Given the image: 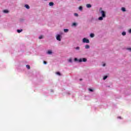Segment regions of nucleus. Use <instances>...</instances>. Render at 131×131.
<instances>
[{
	"label": "nucleus",
	"instance_id": "b1692460",
	"mask_svg": "<svg viewBox=\"0 0 131 131\" xmlns=\"http://www.w3.org/2000/svg\"><path fill=\"white\" fill-rule=\"evenodd\" d=\"M74 15L76 16V17H78V14L77 13H75Z\"/></svg>",
	"mask_w": 131,
	"mask_h": 131
},
{
	"label": "nucleus",
	"instance_id": "dca6fc26",
	"mask_svg": "<svg viewBox=\"0 0 131 131\" xmlns=\"http://www.w3.org/2000/svg\"><path fill=\"white\" fill-rule=\"evenodd\" d=\"M64 32H68V31H69V30L68 29H64Z\"/></svg>",
	"mask_w": 131,
	"mask_h": 131
},
{
	"label": "nucleus",
	"instance_id": "473e14b6",
	"mask_svg": "<svg viewBox=\"0 0 131 131\" xmlns=\"http://www.w3.org/2000/svg\"><path fill=\"white\" fill-rule=\"evenodd\" d=\"M80 81L82 80V79H80Z\"/></svg>",
	"mask_w": 131,
	"mask_h": 131
},
{
	"label": "nucleus",
	"instance_id": "bb28decb",
	"mask_svg": "<svg viewBox=\"0 0 131 131\" xmlns=\"http://www.w3.org/2000/svg\"><path fill=\"white\" fill-rule=\"evenodd\" d=\"M69 62H72V59L70 58L69 60Z\"/></svg>",
	"mask_w": 131,
	"mask_h": 131
},
{
	"label": "nucleus",
	"instance_id": "c756f323",
	"mask_svg": "<svg viewBox=\"0 0 131 131\" xmlns=\"http://www.w3.org/2000/svg\"><path fill=\"white\" fill-rule=\"evenodd\" d=\"M43 63H45V64H47V61H43Z\"/></svg>",
	"mask_w": 131,
	"mask_h": 131
},
{
	"label": "nucleus",
	"instance_id": "0eeeda50",
	"mask_svg": "<svg viewBox=\"0 0 131 131\" xmlns=\"http://www.w3.org/2000/svg\"><path fill=\"white\" fill-rule=\"evenodd\" d=\"M49 6H50V7H52V6H54V3L50 2L49 3Z\"/></svg>",
	"mask_w": 131,
	"mask_h": 131
},
{
	"label": "nucleus",
	"instance_id": "20e7f679",
	"mask_svg": "<svg viewBox=\"0 0 131 131\" xmlns=\"http://www.w3.org/2000/svg\"><path fill=\"white\" fill-rule=\"evenodd\" d=\"M56 39L59 41H61V36L60 35H58L56 37Z\"/></svg>",
	"mask_w": 131,
	"mask_h": 131
},
{
	"label": "nucleus",
	"instance_id": "9d476101",
	"mask_svg": "<svg viewBox=\"0 0 131 131\" xmlns=\"http://www.w3.org/2000/svg\"><path fill=\"white\" fill-rule=\"evenodd\" d=\"M103 18H104L103 16H100L98 18V20H103Z\"/></svg>",
	"mask_w": 131,
	"mask_h": 131
},
{
	"label": "nucleus",
	"instance_id": "393cba45",
	"mask_svg": "<svg viewBox=\"0 0 131 131\" xmlns=\"http://www.w3.org/2000/svg\"><path fill=\"white\" fill-rule=\"evenodd\" d=\"M89 91H90V92H94V90L93 89H89Z\"/></svg>",
	"mask_w": 131,
	"mask_h": 131
},
{
	"label": "nucleus",
	"instance_id": "5701e85b",
	"mask_svg": "<svg viewBox=\"0 0 131 131\" xmlns=\"http://www.w3.org/2000/svg\"><path fill=\"white\" fill-rule=\"evenodd\" d=\"M72 26H76V23H73Z\"/></svg>",
	"mask_w": 131,
	"mask_h": 131
},
{
	"label": "nucleus",
	"instance_id": "7ed1b4c3",
	"mask_svg": "<svg viewBox=\"0 0 131 131\" xmlns=\"http://www.w3.org/2000/svg\"><path fill=\"white\" fill-rule=\"evenodd\" d=\"M83 42L86 43H89L90 42V40H89L85 38H83Z\"/></svg>",
	"mask_w": 131,
	"mask_h": 131
},
{
	"label": "nucleus",
	"instance_id": "f03ea898",
	"mask_svg": "<svg viewBox=\"0 0 131 131\" xmlns=\"http://www.w3.org/2000/svg\"><path fill=\"white\" fill-rule=\"evenodd\" d=\"M100 13L101 14H102V16L103 17V18H105V17H106V13L105 12V11H103V10H101L100 11Z\"/></svg>",
	"mask_w": 131,
	"mask_h": 131
},
{
	"label": "nucleus",
	"instance_id": "412c9836",
	"mask_svg": "<svg viewBox=\"0 0 131 131\" xmlns=\"http://www.w3.org/2000/svg\"><path fill=\"white\" fill-rule=\"evenodd\" d=\"M79 10H80V11H82V7L80 6V7H79Z\"/></svg>",
	"mask_w": 131,
	"mask_h": 131
},
{
	"label": "nucleus",
	"instance_id": "423d86ee",
	"mask_svg": "<svg viewBox=\"0 0 131 131\" xmlns=\"http://www.w3.org/2000/svg\"><path fill=\"white\" fill-rule=\"evenodd\" d=\"M86 8H92V5L91 4H86Z\"/></svg>",
	"mask_w": 131,
	"mask_h": 131
},
{
	"label": "nucleus",
	"instance_id": "a211bd4d",
	"mask_svg": "<svg viewBox=\"0 0 131 131\" xmlns=\"http://www.w3.org/2000/svg\"><path fill=\"white\" fill-rule=\"evenodd\" d=\"M56 74L57 75H59V76L61 75V73H60V72H56Z\"/></svg>",
	"mask_w": 131,
	"mask_h": 131
},
{
	"label": "nucleus",
	"instance_id": "72a5a7b5",
	"mask_svg": "<svg viewBox=\"0 0 131 131\" xmlns=\"http://www.w3.org/2000/svg\"><path fill=\"white\" fill-rule=\"evenodd\" d=\"M45 1H47V0H45Z\"/></svg>",
	"mask_w": 131,
	"mask_h": 131
},
{
	"label": "nucleus",
	"instance_id": "6e6552de",
	"mask_svg": "<svg viewBox=\"0 0 131 131\" xmlns=\"http://www.w3.org/2000/svg\"><path fill=\"white\" fill-rule=\"evenodd\" d=\"M3 13H5L6 14L9 13V11L8 10H3Z\"/></svg>",
	"mask_w": 131,
	"mask_h": 131
},
{
	"label": "nucleus",
	"instance_id": "f3484780",
	"mask_svg": "<svg viewBox=\"0 0 131 131\" xmlns=\"http://www.w3.org/2000/svg\"><path fill=\"white\" fill-rule=\"evenodd\" d=\"M94 36H95V35H94V34L91 33V34H90V37H94Z\"/></svg>",
	"mask_w": 131,
	"mask_h": 131
},
{
	"label": "nucleus",
	"instance_id": "1a4fd4ad",
	"mask_svg": "<svg viewBox=\"0 0 131 131\" xmlns=\"http://www.w3.org/2000/svg\"><path fill=\"white\" fill-rule=\"evenodd\" d=\"M121 10L122 11V12H125L126 10H125V8L124 7H122L121 8Z\"/></svg>",
	"mask_w": 131,
	"mask_h": 131
},
{
	"label": "nucleus",
	"instance_id": "2f4dec72",
	"mask_svg": "<svg viewBox=\"0 0 131 131\" xmlns=\"http://www.w3.org/2000/svg\"><path fill=\"white\" fill-rule=\"evenodd\" d=\"M119 118H120V119H121V117H119Z\"/></svg>",
	"mask_w": 131,
	"mask_h": 131
},
{
	"label": "nucleus",
	"instance_id": "7c9ffc66",
	"mask_svg": "<svg viewBox=\"0 0 131 131\" xmlns=\"http://www.w3.org/2000/svg\"><path fill=\"white\" fill-rule=\"evenodd\" d=\"M105 65H106L105 64H103V66L104 67V66H105Z\"/></svg>",
	"mask_w": 131,
	"mask_h": 131
},
{
	"label": "nucleus",
	"instance_id": "aec40b11",
	"mask_svg": "<svg viewBox=\"0 0 131 131\" xmlns=\"http://www.w3.org/2000/svg\"><path fill=\"white\" fill-rule=\"evenodd\" d=\"M108 77L107 76H105L103 77V80H105Z\"/></svg>",
	"mask_w": 131,
	"mask_h": 131
},
{
	"label": "nucleus",
	"instance_id": "f8f14e48",
	"mask_svg": "<svg viewBox=\"0 0 131 131\" xmlns=\"http://www.w3.org/2000/svg\"><path fill=\"white\" fill-rule=\"evenodd\" d=\"M22 31H23L22 29L17 30V32H18V33H20V32H22Z\"/></svg>",
	"mask_w": 131,
	"mask_h": 131
},
{
	"label": "nucleus",
	"instance_id": "6ab92c4d",
	"mask_svg": "<svg viewBox=\"0 0 131 131\" xmlns=\"http://www.w3.org/2000/svg\"><path fill=\"white\" fill-rule=\"evenodd\" d=\"M42 38H43V36L41 35L39 37V39H41Z\"/></svg>",
	"mask_w": 131,
	"mask_h": 131
},
{
	"label": "nucleus",
	"instance_id": "4468645a",
	"mask_svg": "<svg viewBox=\"0 0 131 131\" xmlns=\"http://www.w3.org/2000/svg\"><path fill=\"white\" fill-rule=\"evenodd\" d=\"M26 68H27V69H30V66L27 64L26 65Z\"/></svg>",
	"mask_w": 131,
	"mask_h": 131
},
{
	"label": "nucleus",
	"instance_id": "cd10ccee",
	"mask_svg": "<svg viewBox=\"0 0 131 131\" xmlns=\"http://www.w3.org/2000/svg\"><path fill=\"white\" fill-rule=\"evenodd\" d=\"M127 50H128V51H130V52H131V48H127Z\"/></svg>",
	"mask_w": 131,
	"mask_h": 131
},
{
	"label": "nucleus",
	"instance_id": "2eb2a0df",
	"mask_svg": "<svg viewBox=\"0 0 131 131\" xmlns=\"http://www.w3.org/2000/svg\"><path fill=\"white\" fill-rule=\"evenodd\" d=\"M122 35L124 36V35H126V33L125 32H123L122 33Z\"/></svg>",
	"mask_w": 131,
	"mask_h": 131
},
{
	"label": "nucleus",
	"instance_id": "c85d7f7f",
	"mask_svg": "<svg viewBox=\"0 0 131 131\" xmlns=\"http://www.w3.org/2000/svg\"><path fill=\"white\" fill-rule=\"evenodd\" d=\"M128 32L129 33H131V29L129 30Z\"/></svg>",
	"mask_w": 131,
	"mask_h": 131
},
{
	"label": "nucleus",
	"instance_id": "f257e3e1",
	"mask_svg": "<svg viewBox=\"0 0 131 131\" xmlns=\"http://www.w3.org/2000/svg\"><path fill=\"white\" fill-rule=\"evenodd\" d=\"M86 61H88V59L85 58H80L79 59V63H81V62H86Z\"/></svg>",
	"mask_w": 131,
	"mask_h": 131
},
{
	"label": "nucleus",
	"instance_id": "ddd939ff",
	"mask_svg": "<svg viewBox=\"0 0 131 131\" xmlns=\"http://www.w3.org/2000/svg\"><path fill=\"white\" fill-rule=\"evenodd\" d=\"M89 48H90V45H85V49H89Z\"/></svg>",
	"mask_w": 131,
	"mask_h": 131
},
{
	"label": "nucleus",
	"instance_id": "a878e982",
	"mask_svg": "<svg viewBox=\"0 0 131 131\" xmlns=\"http://www.w3.org/2000/svg\"><path fill=\"white\" fill-rule=\"evenodd\" d=\"M76 50H79L80 48L79 47H77L76 48H75Z\"/></svg>",
	"mask_w": 131,
	"mask_h": 131
},
{
	"label": "nucleus",
	"instance_id": "9b49d317",
	"mask_svg": "<svg viewBox=\"0 0 131 131\" xmlns=\"http://www.w3.org/2000/svg\"><path fill=\"white\" fill-rule=\"evenodd\" d=\"M52 53V51H48L47 52V54H49V55H51Z\"/></svg>",
	"mask_w": 131,
	"mask_h": 131
},
{
	"label": "nucleus",
	"instance_id": "4be33fe9",
	"mask_svg": "<svg viewBox=\"0 0 131 131\" xmlns=\"http://www.w3.org/2000/svg\"><path fill=\"white\" fill-rule=\"evenodd\" d=\"M74 61H78V62H79V59H77V58H75L74 59Z\"/></svg>",
	"mask_w": 131,
	"mask_h": 131
},
{
	"label": "nucleus",
	"instance_id": "39448f33",
	"mask_svg": "<svg viewBox=\"0 0 131 131\" xmlns=\"http://www.w3.org/2000/svg\"><path fill=\"white\" fill-rule=\"evenodd\" d=\"M25 8H26L27 9H30V7H29V5H27V4H26L25 6Z\"/></svg>",
	"mask_w": 131,
	"mask_h": 131
}]
</instances>
